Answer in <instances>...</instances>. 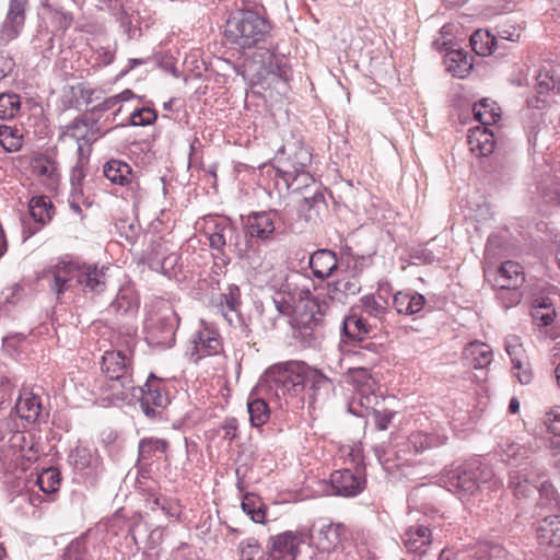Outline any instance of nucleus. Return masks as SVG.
<instances>
[{
    "label": "nucleus",
    "mask_w": 560,
    "mask_h": 560,
    "mask_svg": "<svg viewBox=\"0 0 560 560\" xmlns=\"http://www.w3.org/2000/svg\"><path fill=\"white\" fill-rule=\"evenodd\" d=\"M63 560H91L86 547V536L81 535L72 539L63 550Z\"/></svg>",
    "instance_id": "nucleus-48"
},
{
    "label": "nucleus",
    "mask_w": 560,
    "mask_h": 560,
    "mask_svg": "<svg viewBox=\"0 0 560 560\" xmlns=\"http://www.w3.org/2000/svg\"><path fill=\"white\" fill-rule=\"evenodd\" d=\"M168 443L165 440L156 438L142 439L139 442V459L148 460L158 453H165Z\"/></svg>",
    "instance_id": "nucleus-49"
},
{
    "label": "nucleus",
    "mask_w": 560,
    "mask_h": 560,
    "mask_svg": "<svg viewBox=\"0 0 560 560\" xmlns=\"http://www.w3.org/2000/svg\"><path fill=\"white\" fill-rule=\"evenodd\" d=\"M472 113L480 127H490L501 119V108L490 98H482L476 103Z\"/></svg>",
    "instance_id": "nucleus-35"
},
{
    "label": "nucleus",
    "mask_w": 560,
    "mask_h": 560,
    "mask_svg": "<svg viewBox=\"0 0 560 560\" xmlns=\"http://www.w3.org/2000/svg\"><path fill=\"white\" fill-rule=\"evenodd\" d=\"M40 408V401L35 396L21 397L15 404V409L20 418L25 419L27 422H35L38 419Z\"/></svg>",
    "instance_id": "nucleus-46"
},
{
    "label": "nucleus",
    "mask_w": 560,
    "mask_h": 560,
    "mask_svg": "<svg viewBox=\"0 0 560 560\" xmlns=\"http://www.w3.org/2000/svg\"><path fill=\"white\" fill-rule=\"evenodd\" d=\"M281 217L277 210L254 211L243 219L244 240L259 248L256 242L270 244L277 241Z\"/></svg>",
    "instance_id": "nucleus-7"
},
{
    "label": "nucleus",
    "mask_w": 560,
    "mask_h": 560,
    "mask_svg": "<svg viewBox=\"0 0 560 560\" xmlns=\"http://www.w3.org/2000/svg\"><path fill=\"white\" fill-rule=\"evenodd\" d=\"M69 462L78 472L90 474L97 469L98 456L92 448L77 445L69 454Z\"/></svg>",
    "instance_id": "nucleus-30"
},
{
    "label": "nucleus",
    "mask_w": 560,
    "mask_h": 560,
    "mask_svg": "<svg viewBox=\"0 0 560 560\" xmlns=\"http://www.w3.org/2000/svg\"><path fill=\"white\" fill-rule=\"evenodd\" d=\"M139 308V301L135 292L129 289H121L118 291L116 299L110 303L109 311L120 315L132 317L137 314Z\"/></svg>",
    "instance_id": "nucleus-36"
},
{
    "label": "nucleus",
    "mask_w": 560,
    "mask_h": 560,
    "mask_svg": "<svg viewBox=\"0 0 560 560\" xmlns=\"http://www.w3.org/2000/svg\"><path fill=\"white\" fill-rule=\"evenodd\" d=\"M447 439V434L442 429L416 430L408 435L406 447L408 453L420 454L444 445Z\"/></svg>",
    "instance_id": "nucleus-16"
},
{
    "label": "nucleus",
    "mask_w": 560,
    "mask_h": 560,
    "mask_svg": "<svg viewBox=\"0 0 560 560\" xmlns=\"http://www.w3.org/2000/svg\"><path fill=\"white\" fill-rule=\"evenodd\" d=\"M35 485L45 494L54 495L61 485L60 471L56 467H48L36 474Z\"/></svg>",
    "instance_id": "nucleus-40"
},
{
    "label": "nucleus",
    "mask_w": 560,
    "mask_h": 560,
    "mask_svg": "<svg viewBox=\"0 0 560 560\" xmlns=\"http://www.w3.org/2000/svg\"><path fill=\"white\" fill-rule=\"evenodd\" d=\"M272 24L265 14L250 9H238L230 13L224 25L225 39L241 48L260 47L271 37Z\"/></svg>",
    "instance_id": "nucleus-3"
},
{
    "label": "nucleus",
    "mask_w": 560,
    "mask_h": 560,
    "mask_svg": "<svg viewBox=\"0 0 560 560\" xmlns=\"http://www.w3.org/2000/svg\"><path fill=\"white\" fill-rule=\"evenodd\" d=\"M361 287V281L357 275L343 276L327 285V298L331 301L345 303L348 296L358 294Z\"/></svg>",
    "instance_id": "nucleus-28"
},
{
    "label": "nucleus",
    "mask_w": 560,
    "mask_h": 560,
    "mask_svg": "<svg viewBox=\"0 0 560 560\" xmlns=\"http://www.w3.org/2000/svg\"><path fill=\"white\" fill-rule=\"evenodd\" d=\"M177 315L171 306H163L158 313L150 315L144 324L145 340L153 348H171L175 342Z\"/></svg>",
    "instance_id": "nucleus-8"
},
{
    "label": "nucleus",
    "mask_w": 560,
    "mask_h": 560,
    "mask_svg": "<svg viewBox=\"0 0 560 560\" xmlns=\"http://www.w3.org/2000/svg\"><path fill=\"white\" fill-rule=\"evenodd\" d=\"M425 304L424 295L412 289L397 291L393 294V307L399 315H417L424 308Z\"/></svg>",
    "instance_id": "nucleus-25"
},
{
    "label": "nucleus",
    "mask_w": 560,
    "mask_h": 560,
    "mask_svg": "<svg viewBox=\"0 0 560 560\" xmlns=\"http://www.w3.org/2000/svg\"><path fill=\"white\" fill-rule=\"evenodd\" d=\"M205 234L212 249L224 254L225 247H229L250 268L261 267L260 249L250 242H243L237 226L228 219L210 218L206 222Z\"/></svg>",
    "instance_id": "nucleus-4"
},
{
    "label": "nucleus",
    "mask_w": 560,
    "mask_h": 560,
    "mask_svg": "<svg viewBox=\"0 0 560 560\" xmlns=\"http://www.w3.org/2000/svg\"><path fill=\"white\" fill-rule=\"evenodd\" d=\"M556 316V312L553 308H548L547 311L541 310V307H533L532 317L535 322L539 323L541 326H549Z\"/></svg>",
    "instance_id": "nucleus-62"
},
{
    "label": "nucleus",
    "mask_w": 560,
    "mask_h": 560,
    "mask_svg": "<svg viewBox=\"0 0 560 560\" xmlns=\"http://www.w3.org/2000/svg\"><path fill=\"white\" fill-rule=\"evenodd\" d=\"M302 201V209H307L310 212L315 211L318 213L326 206L325 197L319 186L314 187L311 195H304Z\"/></svg>",
    "instance_id": "nucleus-55"
},
{
    "label": "nucleus",
    "mask_w": 560,
    "mask_h": 560,
    "mask_svg": "<svg viewBox=\"0 0 560 560\" xmlns=\"http://www.w3.org/2000/svg\"><path fill=\"white\" fill-rule=\"evenodd\" d=\"M537 172V190L540 191L549 202L560 205V164L557 168L546 164Z\"/></svg>",
    "instance_id": "nucleus-24"
},
{
    "label": "nucleus",
    "mask_w": 560,
    "mask_h": 560,
    "mask_svg": "<svg viewBox=\"0 0 560 560\" xmlns=\"http://www.w3.org/2000/svg\"><path fill=\"white\" fill-rule=\"evenodd\" d=\"M470 151L477 156H488L494 150V131L489 127L477 126L467 137Z\"/></svg>",
    "instance_id": "nucleus-27"
},
{
    "label": "nucleus",
    "mask_w": 560,
    "mask_h": 560,
    "mask_svg": "<svg viewBox=\"0 0 560 560\" xmlns=\"http://www.w3.org/2000/svg\"><path fill=\"white\" fill-rule=\"evenodd\" d=\"M342 264L343 257L339 260L336 253L327 248L315 250L308 258L313 276L322 280L330 277Z\"/></svg>",
    "instance_id": "nucleus-23"
},
{
    "label": "nucleus",
    "mask_w": 560,
    "mask_h": 560,
    "mask_svg": "<svg viewBox=\"0 0 560 560\" xmlns=\"http://www.w3.org/2000/svg\"><path fill=\"white\" fill-rule=\"evenodd\" d=\"M346 262L347 268L351 272L350 275H357L359 277L363 269L370 265L371 258L350 254L346 258Z\"/></svg>",
    "instance_id": "nucleus-58"
},
{
    "label": "nucleus",
    "mask_w": 560,
    "mask_h": 560,
    "mask_svg": "<svg viewBox=\"0 0 560 560\" xmlns=\"http://www.w3.org/2000/svg\"><path fill=\"white\" fill-rule=\"evenodd\" d=\"M463 358L467 365L474 369H483L491 363L493 354L487 343L474 341L465 347Z\"/></svg>",
    "instance_id": "nucleus-32"
},
{
    "label": "nucleus",
    "mask_w": 560,
    "mask_h": 560,
    "mask_svg": "<svg viewBox=\"0 0 560 560\" xmlns=\"http://www.w3.org/2000/svg\"><path fill=\"white\" fill-rule=\"evenodd\" d=\"M85 124L88 126V133H86V140H88V148H86V155L89 156L91 153V145L95 141H97L102 136L105 135L103 132L97 124L96 120H90L85 118Z\"/></svg>",
    "instance_id": "nucleus-61"
},
{
    "label": "nucleus",
    "mask_w": 560,
    "mask_h": 560,
    "mask_svg": "<svg viewBox=\"0 0 560 560\" xmlns=\"http://www.w3.org/2000/svg\"><path fill=\"white\" fill-rule=\"evenodd\" d=\"M27 0H10L9 10L1 27V39L9 43L15 39L25 23Z\"/></svg>",
    "instance_id": "nucleus-21"
},
{
    "label": "nucleus",
    "mask_w": 560,
    "mask_h": 560,
    "mask_svg": "<svg viewBox=\"0 0 560 560\" xmlns=\"http://www.w3.org/2000/svg\"><path fill=\"white\" fill-rule=\"evenodd\" d=\"M377 348L378 346L372 341L359 345L352 351V357L358 361L362 360L366 365H373L377 361Z\"/></svg>",
    "instance_id": "nucleus-52"
},
{
    "label": "nucleus",
    "mask_w": 560,
    "mask_h": 560,
    "mask_svg": "<svg viewBox=\"0 0 560 560\" xmlns=\"http://www.w3.org/2000/svg\"><path fill=\"white\" fill-rule=\"evenodd\" d=\"M495 36L501 47L502 42H517L521 37V30L514 25H500Z\"/></svg>",
    "instance_id": "nucleus-56"
},
{
    "label": "nucleus",
    "mask_w": 560,
    "mask_h": 560,
    "mask_svg": "<svg viewBox=\"0 0 560 560\" xmlns=\"http://www.w3.org/2000/svg\"><path fill=\"white\" fill-rule=\"evenodd\" d=\"M272 378L277 396L298 397L305 389L304 368L298 371L293 368H276L272 371Z\"/></svg>",
    "instance_id": "nucleus-11"
},
{
    "label": "nucleus",
    "mask_w": 560,
    "mask_h": 560,
    "mask_svg": "<svg viewBox=\"0 0 560 560\" xmlns=\"http://www.w3.org/2000/svg\"><path fill=\"white\" fill-rule=\"evenodd\" d=\"M102 390L104 399L113 404L126 401L129 397H137V386H135L132 377L106 378Z\"/></svg>",
    "instance_id": "nucleus-26"
},
{
    "label": "nucleus",
    "mask_w": 560,
    "mask_h": 560,
    "mask_svg": "<svg viewBox=\"0 0 560 560\" xmlns=\"http://www.w3.org/2000/svg\"><path fill=\"white\" fill-rule=\"evenodd\" d=\"M347 382L351 384L361 398H365L370 402V394H373L375 381L372 378L368 366L350 368L347 373ZM360 404L363 405L362 399Z\"/></svg>",
    "instance_id": "nucleus-29"
},
{
    "label": "nucleus",
    "mask_w": 560,
    "mask_h": 560,
    "mask_svg": "<svg viewBox=\"0 0 560 560\" xmlns=\"http://www.w3.org/2000/svg\"><path fill=\"white\" fill-rule=\"evenodd\" d=\"M544 470L538 467L532 472H527V467L522 470H511L509 487L516 497H528L535 490L539 493L537 508L542 511H560V495L555 487L548 481H540Z\"/></svg>",
    "instance_id": "nucleus-6"
},
{
    "label": "nucleus",
    "mask_w": 560,
    "mask_h": 560,
    "mask_svg": "<svg viewBox=\"0 0 560 560\" xmlns=\"http://www.w3.org/2000/svg\"><path fill=\"white\" fill-rule=\"evenodd\" d=\"M544 424L550 433L560 436V406L545 415Z\"/></svg>",
    "instance_id": "nucleus-57"
},
{
    "label": "nucleus",
    "mask_w": 560,
    "mask_h": 560,
    "mask_svg": "<svg viewBox=\"0 0 560 560\" xmlns=\"http://www.w3.org/2000/svg\"><path fill=\"white\" fill-rule=\"evenodd\" d=\"M88 126L85 124V118H75L68 126L65 127L63 131L60 135V139L67 140L71 139L77 142V153L78 155L88 156L86 148H88Z\"/></svg>",
    "instance_id": "nucleus-34"
},
{
    "label": "nucleus",
    "mask_w": 560,
    "mask_h": 560,
    "mask_svg": "<svg viewBox=\"0 0 560 560\" xmlns=\"http://www.w3.org/2000/svg\"><path fill=\"white\" fill-rule=\"evenodd\" d=\"M270 546L268 547L267 553H279L287 559L293 556V560L296 559L299 553V537L291 532H285L270 539Z\"/></svg>",
    "instance_id": "nucleus-33"
},
{
    "label": "nucleus",
    "mask_w": 560,
    "mask_h": 560,
    "mask_svg": "<svg viewBox=\"0 0 560 560\" xmlns=\"http://www.w3.org/2000/svg\"><path fill=\"white\" fill-rule=\"evenodd\" d=\"M537 540L546 552L556 559H560V516H545L537 527Z\"/></svg>",
    "instance_id": "nucleus-15"
},
{
    "label": "nucleus",
    "mask_w": 560,
    "mask_h": 560,
    "mask_svg": "<svg viewBox=\"0 0 560 560\" xmlns=\"http://www.w3.org/2000/svg\"><path fill=\"white\" fill-rule=\"evenodd\" d=\"M140 395V408L150 419L160 416V409L170 404L168 393L162 381L150 374L143 387L137 386V395Z\"/></svg>",
    "instance_id": "nucleus-9"
},
{
    "label": "nucleus",
    "mask_w": 560,
    "mask_h": 560,
    "mask_svg": "<svg viewBox=\"0 0 560 560\" xmlns=\"http://www.w3.org/2000/svg\"><path fill=\"white\" fill-rule=\"evenodd\" d=\"M156 118V113L153 109L149 107H142L133 110L130 114L128 125L144 127L153 124ZM120 126H127V124H121Z\"/></svg>",
    "instance_id": "nucleus-53"
},
{
    "label": "nucleus",
    "mask_w": 560,
    "mask_h": 560,
    "mask_svg": "<svg viewBox=\"0 0 560 560\" xmlns=\"http://www.w3.org/2000/svg\"><path fill=\"white\" fill-rule=\"evenodd\" d=\"M0 145L5 152H18L23 147V136L16 127L1 125Z\"/></svg>",
    "instance_id": "nucleus-45"
},
{
    "label": "nucleus",
    "mask_w": 560,
    "mask_h": 560,
    "mask_svg": "<svg viewBox=\"0 0 560 560\" xmlns=\"http://www.w3.org/2000/svg\"><path fill=\"white\" fill-rule=\"evenodd\" d=\"M360 301L364 312L380 322H384L386 315L389 314L387 300L381 294H368L362 296Z\"/></svg>",
    "instance_id": "nucleus-41"
},
{
    "label": "nucleus",
    "mask_w": 560,
    "mask_h": 560,
    "mask_svg": "<svg viewBox=\"0 0 560 560\" xmlns=\"http://www.w3.org/2000/svg\"><path fill=\"white\" fill-rule=\"evenodd\" d=\"M287 188L292 192H304L307 191L311 187H316V182L310 171L304 172H295L289 176H279Z\"/></svg>",
    "instance_id": "nucleus-43"
},
{
    "label": "nucleus",
    "mask_w": 560,
    "mask_h": 560,
    "mask_svg": "<svg viewBox=\"0 0 560 560\" xmlns=\"http://www.w3.org/2000/svg\"><path fill=\"white\" fill-rule=\"evenodd\" d=\"M242 510L255 523L262 524L266 517L264 504L253 494H246L242 501Z\"/></svg>",
    "instance_id": "nucleus-50"
},
{
    "label": "nucleus",
    "mask_w": 560,
    "mask_h": 560,
    "mask_svg": "<svg viewBox=\"0 0 560 560\" xmlns=\"http://www.w3.org/2000/svg\"><path fill=\"white\" fill-rule=\"evenodd\" d=\"M470 45L472 50L479 56H490L500 49L497 36L483 30H477L472 33Z\"/></svg>",
    "instance_id": "nucleus-38"
},
{
    "label": "nucleus",
    "mask_w": 560,
    "mask_h": 560,
    "mask_svg": "<svg viewBox=\"0 0 560 560\" xmlns=\"http://www.w3.org/2000/svg\"><path fill=\"white\" fill-rule=\"evenodd\" d=\"M104 176L120 186H129L132 184V171L129 164L120 160H110L103 166Z\"/></svg>",
    "instance_id": "nucleus-37"
},
{
    "label": "nucleus",
    "mask_w": 560,
    "mask_h": 560,
    "mask_svg": "<svg viewBox=\"0 0 560 560\" xmlns=\"http://www.w3.org/2000/svg\"><path fill=\"white\" fill-rule=\"evenodd\" d=\"M30 214L34 222L35 228L28 226L26 222H23V236L24 240L33 236L38 230L47 224L54 214V206L46 196L33 197L28 202Z\"/></svg>",
    "instance_id": "nucleus-18"
},
{
    "label": "nucleus",
    "mask_w": 560,
    "mask_h": 560,
    "mask_svg": "<svg viewBox=\"0 0 560 560\" xmlns=\"http://www.w3.org/2000/svg\"><path fill=\"white\" fill-rule=\"evenodd\" d=\"M305 387L308 386L316 398L324 394H328L332 388V382L320 371L315 369H304Z\"/></svg>",
    "instance_id": "nucleus-42"
},
{
    "label": "nucleus",
    "mask_w": 560,
    "mask_h": 560,
    "mask_svg": "<svg viewBox=\"0 0 560 560\" xmlns=\"http://www.w3.org/2000/svg\"><path fill=\"white\" fill-rule=\"evenodd\" d=\"M160 510L167 516V517H178L180 514V508L178 503L170 498H165V500H161V508Z\"/></svg>",
    "instance_id": "nucleus-64"
},
{
    "label": "nucleus",
    "mask_w": 560,
    "mask_h": 560,
    "mask_svg": "<svg viewBox=\"0 0 560 560\" xmlns=\"http://www.w3.org/2000/svg\"><path fill=\"white\" fill-rule=\"evenodd\" d=\"M312 163V153L304 145L289 148L287 156L278 158L277 174L279 176H291L295 172L308 171Z\"/></svg>",
    "instance_id": "nucleus-17"
},
{
    "label": "nucleus",
    "mask_w": 560,
    "mask_h": 560,
    "mask_svg": "<svg viewBox=\"0 0 560 560\" xmlns=\"http://www.w3.org/2000/svg\"><path fill=\"white\" fill-rule=\"evenodd\" d=\"M101 370L106 378L132 377V357L130 351L110 350L102 357Z\"/></svg>",
    "instance_id": "nucleus-12"
},
{
    "label": "nucleus",
    "mask_w": 560,
    "mask_h": 560,
    "mask_svg": "<svg viewBox=\"0 0 560 560\" xmlns=\"http://www.w3.org/2000/svg\"><path fill=\"white\" fill-rule=\"evenodd\" d=\"M347 534V529L342 524H323L315 529L311 536L313 545L320 552H331L337 549Z\"/></svg>",
    "instance_id": "nucleus-19"
},
{
    "label": "nucleus",
    "mask_w": 560,
    "mask_h": 560,
    "mask_svg": "<svg viewBox=\"0 0 560 560\" xmlns=\"http://www.w3.org/2000/svg\"><path fill=\"white\" fill-rule=\"evenodd\" d=\"M525 282L523 267L513 260L501 264L494 285L498 288V298L502 299L503 293L509 290H518Z\"/></svg>",
    "instance_id": "nucleus-20"
},
{
    "label": "nucleus",
    "mask_w": 560,
    "mask_h": 560,
    "mask_svg": "<svg viewBox=\"0 0 560 560\" xmlns=\"http://www.w3.org/2000/svg\"><path fill=\"white\" fill-rule=\"evenodd\" d=\"M407 550L418 557L427 553L432 544V530L424 524L409 526L402 535Z\"/></svg>",
    "instance_id": "nucleus-22"
},
{
    "label": "nucleus",
    "mask_w": 560,
    "mask_h": 560,
    "mask_svg": "<svg viewBox=\"0 0 560 560\" xmlns=\"http://www.w3.org/2000/svg\"><path fill=\"white\" fill-rule=\"evenodd\" d=\"M505 351L511 358L512 370H522L524 349L517 336L511 335L506 337Z\"/></svg>",
    "instance_id": "nucleus-51"
},
{
    "label": "nucleus",
    "mask_w": 560,
    "mask_h": 560,
    "mask_svg": "<svg viewBox=\"0 0 560 560\" xmlns=\"http://www.w3.org/2000/svg\"><path fill=\"white\" fill-rule=\"evenodd\" d=\"M156 265H160L161 272L168 279L176 278L182 270L180 257L176 253L167 255Z\"/></svg>",
    "instance_id": "nucleus-54"
},
{
    "label": "nucleus",
    "mask_w": 560,
    "mask_h": 560,
    "mask_svg": "<svg viewBox=\"0 0 560 560\" xmlns=\"http://www.w3.org/2000/svg\"><path fill=\"white\" fill-rule=\"evenodd\" d=\"M394 412L389 410H372L373 421L377 430L385 431L394 418Z\"/></svg>",
    "instance_id": "nucleus-60"
},
{
    "label": "nucleus",
    "mask_w": 560,
    "mask_h": 560,
    "mask_svg": "<svg viewBox=\"0 0 560 560\" xmlns=\"http://www.w3.org/2000/svg\"><path fill=\"white\" fill-rule=\"evenodd\" d=\"M498 447L501 460L515 466L514 470H522L527 467V472H532L538 468L533 462H526L534 453L529 446L506 439L500 442Z\"/></svg>",
    "instance_id": "nucleus-13"
},
{
    "label": "nucleus",
    "mask_w": 560,
    "mask_h": 560,
    "mask_svg": "<svg viewBox=\"0 0 560 560\" xmlns=\"http://www.w3.org/2000/svg\"><path fill=\"white\" fill-rule=\"evenodd\" d=\"M32 167L36 174L46 177H51L56 171L55 163L50 159L44 156L35 159L32 162Z\"/></svg>",
    "instance_id": "nucleus-59"
},
{
    "label": "nucleus",
    "mask_w": 560,
    "mask_h": 560,
    "mask_svg": "<svg viewBox=\"0 0 560 560\" xmlns=\"http://www.w3.org/2000/svg\"><path fill=\"white\" fill-rule=\"evenodd\" d=\"M443 478L447 490L462 500H468L485 489L492 490L498 483L490 468L476 463L451 467Z\"/></svg>",
    "instance_id": "nucleus-5"
},
{
    "label": "nucleus",
    "mask_w": 560,
    "mask_h": 560,
    "mask_svg": "<svg viewBox=\"0 0 560 560\" xmlns=\"http://www.w3.org/2000/svg\"><path fill=\"white\" fill-rule=\"evenodd\" d=\"M365 478L362 471L350 469L335 470L330 475V494L353 498L360 494L365 488Z\"/></svg>",
    "instance_id": "nucleus-10"
},
{
    "label": "nucleus",
    "mask_w": 560,
    "mask_h": 560,
    "mask_svg": "<svg viewBox=\"0 0 560 560\" xmlns=\"http://www.w3.org/2000/svg\"><path fill=\"white\" fill-rule=\"evenodd\" d=\"M342 332L352 340L362 341L370 332V327L364 318L351 315L343 319Z\"/></svg>",
    "instance_id": "nucleus-44"
},
{
    "label": "nucleus",
    "mask_w": 560,
    "mask_h": 560,
    "mask_svg": "<svg viewBox=\"0 0 560 560\" xmlns=\"http://www.w3.org/2000/svg\"><path fill=\"white\" fill-rule=\"evenodd\" d=\"M247 411L252 427L260 428L270 418V408L265 399L259 398L253 392L247 399Z\"/></svg>",
    "instance_id": "nucleus-39"
},
{
    "label": "nucleus",
    "mask_w": 560,
    "mask_h": 560,
    "mask_svg": "<svg viewBox=\"0 0 560 560\" xmlns=\"http://www.w3.org/2000/svg\"><path fill=\"white\" fill-rule=\"evenodd\" d=\"M88 156H80L78 155V162L77 164L72 167V171H71V176H70V184L71 186L73 185H82V182L85 177V173H84V160L86 159Z\"/></svg>",
    "instance_id": "nucleus-63"
},
{
    "label": "nucleus",
    "mask_w": 560,
    "mask_h": 560,
    "mask_svg": "<svg viewBox=\"0 0 560 560\" xmlns=\"http://www.w3.org/2000/svg\"><path fill=\"white\" fill-rule=\"evenodd\" d=\"M190 358L198 363L205 357L217 355L222 351L220 335L214 329L202 327L191 340Z\"/></svg>",
    "instance_id": "nucleus-14"
},
{
    "label": "nucleus",
    "mask_w": 560,
    "mask_h": 560,
    "mask_svg": "<svg viewBox=\"0 0 560 560\" xmlns=\"http://www.w3.org/2000/svg\"><path fill=\"white\" fill-rule=\"evenodd\" d=\"M21 109V98L18 94L8 92L0 94V119L11 120Z\"/></svg>",
    "instance_id": "nucleus-47"
},
{
    "label": "nucleus",
    "mask_w": 560,
    "mask_h": 560,
    "mask_svg": "<svg viewBox=\"0 0 560 560\" xmlns=\"http://www.w3.org/2000/svg\"><path fill=\"white\" fill-rule=\"evenodd\" d=\"M275 307L282 315L294 313V323L302 336H311L314 341L323 337L325 316L329 305L325 300L313 296L308 290L280 291L272 299Z\"/></svg>",
    "instance_id": "nucleus-1"
},
{
    "label": "nucleus",
    "mask_w": 560,
    "mask_h": 560,
    "mask_svg": "<svg viewBox=\"0 0 560 560\" xmlns=\"http://www.w3.org/2000/svg\"><path fill=\"white\" fill-rule=\"evenodd\" d=\"M108 267L98 268L96 265L81 264L77 260L62 258L51 266L45 277L49 289L60 296L73 287L80 285L84 293H103L108 283Z\"/></svg>",
    "instance_id": "nucleus-2"
},
{
    "label": "nucleus",
    "mask_w": 560,
    "mask_h": 560,
    "mask_svg": "<svg viewBox=\"0 0 560 560\" xmlns=\"http://www.w3.org/2000/svg\"><path fill=\"white\" fill-rule=\"evenodd\" d=\"M240 305L241 292L238 287L229 285L226 291L221 294L220 306L223 317L230 325L241 322Z\"/></svg>",
    "instance_id": "nucleus-31"
}]
</instances>
